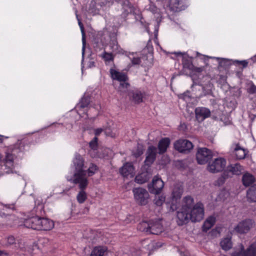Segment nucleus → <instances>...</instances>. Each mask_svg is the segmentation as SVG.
I'll return each mask as SVG.
<instances>
[{
    "label": "nucleus",
    "mask_w": 256,
    "mask_h": 256,
    "mask_svg": "<svg viewBox=\"0 0 256 256\" xmlns=\"http://www.w3.org/2000/svg\"><path fill=\"white\" fill-rule=\"evenodd\" d=\"M72 167L74 168L73 178L68 180H72L75 184L81 183L80 187L86 186L88 179L86 177V171L84 169V160L82 156L78 154L75 155L72 160Z\"/></svg>",
    "instance_id": "f257e3e1"
},
{
    "label": "nucleus",
    "mask_w": 256,
    "mask_h": 256,
    "mask_svg": "<svg viewBox=\"0 0 256 256\" xmlns=\"http://www.w3.org/2000/svg\"><path fill=\"white\" fill-rule=\"evenodd\" d=\"M194 200L190 196H186L184 198L182 208L177 212V218L178 219V224L179 225L184 224V222H186L188 220L186 214L190 212L194 206Z\"/></svg>",
    "instance_id": "f03ea898"
},
{
    "label": "nucleus",
    "mask_w": 256,
    "mask_h": 256,
    "mask_svg": "<svg viewBox=\"0 0 256 256\" xmlns=\"http://www.w3.org/2000/svg\"><path fill=\"white\" fill-rule=\"evenodd\" d=\"M138 228L149 234H158L164 230L160 222L158 220H150L143 222L138 226Z\"/></svg>",
    "instance_id": "7ed1b4c3"
},
{
    "label": "nucleus",
    "mask_w": 256,
    "mask_h": 256,
    "mask_svg": "<svg viewBox=\"0 0 256 256\" xmlns=\"http://www.w3.org/2000/svg\"><path fill=\"white\" fill-rule=\"evenodd\" d=\"M188 220L184 222V224L188 223L190 220L192 222H198L202 220L204 216V206L201 203H197L194 204L190 212L186 214Z\"/></svg>",
    "instance_id": "20e7f679"
},
{
    "label": "nucleus",
    "mask_w": 256,
    "mask_h": 256,
    "mask_svg": "<svg viewBox=\"0 0 256 256\" xmlns=\"http://www.w3.org/2000/svg\"><path fill=\"white\" fill-rule=\"evenodd\" d=\"M226 160L222 158H218L210 162L207 166V170L212 173L222 171L226 168Z\"/></svg>",
    "instance_id": "39448f33"
},
{
    "label": "nucleus",
    "mask_w": 256,
    "mask_h": 256,
    "mask_svg": "<svg viewBox=\"0 0 256 256\" xmlns=\"http://www.w3.org/2000/svg\"><path fill=\"white\" fill-rule=\"evenodd\" d=\"M136 202L140 205H146L149 199V194L146 190L142 188H135L132 190Z\"/></svg>",
    "instance_id": "423d86ee"
},
{
    "label": "nucleus",
    "mask_w": 256,
    "mask_h": 256,
    "mask_svg": "<svg viewBox=\"0 0 256 256\" xmlns=\"http://www.w3.org/2000/svg\"><path fill=\"white\" fill-rule=\"evenodd\" d=\"M212 157V151L206 148H198L196 154V158L198 164H206Z\"/></svg>",
    "instance_id": "0eeeda50"
},
{
    "label": "nucleus",
    "mask_w": 256,
    "mask_h": 256,
    "mask_svg": "<svg viewBox=\"0 0 256 256\" xmlns=\"http://www.w3.org/2000/svg\"><path fill=\"white\" fill-rule=\"evenodd\" d=\"M174 148L181 153H188L193 148L191 142L186 139H180L174 143Z\"/></svg>",
    "instance_id": "6e6552de"
},
{
    "label": "nucleus",
    "mask_w": 256,
    "mask_h": 256,
    "mask_svg": "<svg viewBox=\"0 0 256 256\" xmlns=\"http://www.w3.org/2000/svg\"><path fill=\"white\" fill-rule=\"evenodd\" d=\"M253 224L254 222L250 220L241 221L234 228L233 232L239 234H246L252 227Z\"/></svg>",
    "instance_id": "1a4fd4ad"
},
{
    "label": "nucleus",
    "mask_w": 256,
    "mask_h": 256,
    "mask_svg": "<svg viewBox=\"0 0 256 256\" xmlns=\"http://www.w3.org/2000/svg\"><path fill=\"white\" fill-rule=\"evenodd\" d=\"M164 186V182L160 178L154 176L152 182L148 185L149 192L155 194H158Z\"/></svg>",
    "instance_id": "9d476101"
},
{
    "label": "nucleus",
    "mask_w": 256,
    "mask_h": 256,
    "mask_svg": "<svg viewBox=\"0 0 256 256\" xmlns=\"http://www.w3.org/2000/svg\"><path fill=\"white\" fill-rule=\"evenodd\" d=\"M240 250L238 251H236L232 254V256H256V242L252 243L249 248L246 250V251L243 252L244 250V246L240 244Z\"/></svg>",
    "instance_id": "9b49d317"
},
{
    "label": "nucleus",
    "mask_w": 256,
    "mask_h": 256,
    "mask_svg": "<svg viewBox=\"0 0 256 256\" xmlns=\"http://www.w3.org/2000/svg\"><path fill=\"white\" fill-rule=\"evenodd\" d=\"M98 138L95 136L93 140L89 142V146L91 148L89 152L90 156L92 158L98 157L102 158L106 156L108 154L102 153V150H99L97 153L95 152L98 148Z\"/></svg>",
    "instance_id": "f8f14e48"
},
{
    "label": "nucleus",
    "mask_w": 256,
    "mask_h": 256,
    "mask_svg": "<svg viewBox=\"0 0 256 256\" xmlns=\"http://www.w3.org/2000/svg\"><path fill=\"white\" fill-rule=\"evenodd\" d=\"M157 154V148L156 147L150 146L148 147L146 152V158L144 162L146 165L150 166L156 160Z\"/></svg>",
    "instance_id": "ddd939ff"
},
{
    "label": "nucleus",
    "mask_w": 256,
    "mask_h": 256,
    "mask_svg": "<svg viewBox=\"0 0 256 256\" xmlns=\"http://www.w3.org/2000/svg\"><path fill=\"white\" fill-rule=\"evenodd\" d=\"M196 118L199 122H202L210 116L209 109L204 107H198L195 110Z\"/></svg>",
    "instance_id": "4468645a"
},
{
    "label": "nucleus",
    "mask_w": 256,
    "mask_h": 256,
    "mask_svg": "<svg viewBox=\"0 0 256 256\" xmlns=\"http://www.w3.org/2000/svg\"><path fill=\"white\" fill-rule=\"evenodd\" d=\"M120 172L124 177L132 178L134 174V166L130 162H126L120 169Z\"/></svg>",
    "instance_id": "2eb2a0df"
},
{
    "label": "nucleus",
    "mask_w": 256,
    "mask_h": 256,
    "mask_svg": "<svg viewBox=\"0 0 256 256\" xmlns=\"http://www.w3.org/2000/svg\"><path fill=\"white\" fill-rule=\"evenodd\" d=\"M40 218L35 216L26 220L24 222V225L28 228L34 230H39Z\"/></svg>",
    "instance_id": "dca6fc26"
},
{
    "label": "nucleus",
    "mask_w": 256,
    "mask_h": 256,
    "mask_svg": "<svg viewBox=\"0 0 256 256\" xmlns=\"http://www.w3.org/2000/svg\"><path fill=\"white\" fill-rule=\"evenodd\" d=\"M39 230H49L54 226V222L46 218H40Z\"/></svg>",
    "instance_id": "f3484780"
},
{
    "label": "nucleus",
    "mask_w": 256,
    "mask_h": 256,
    "mask_svg": "<svg viewBox=\"0 0 256 256\" xmlns=\"http://www.w3.org/2000/svg\"><path fill=\"white\" fill-rule=\"evenodd\" d=\"M183 186L182 184L178 183L174 185L172 188V195L173 199H180L183 193Z\"/></svg>",
    "instance_id": "a211bd4d"
},
{
    "label": "nucleus",
    "mask_w": 256,
    "mask_h": 256,
    "mask_svg": "<svg viewBox=\"0 0 256 256\" xmlns=\"http://www.w3.org/2000/svg\"><path fill=\"white\" fill-rule=\"evenodd\" d=\"M152 174L150 170L142 172L135 178V181L138 184H143L148 180L152 176Z\"/></svg>",
    "instance_id": "6ab92c4d"
},
{
    "label": "nucleus",
    "mask_w": 256,
    "mask_h": 256,
    "mask_svg": "<svg viewBox=\"0 0 256 256\" xmlns=\"http://www.w3.org/2000/svg\"><path fill=\"white\" fill-rule=\"evenodd\" d=\"M128 96L130 100L134 103L138 104L142 101V94L138 90L129 92Z\"/></svg>",
    "instance_id": "aec40b11"
},
{
    "label": "nucleus",
    "mask_w": 256,
    "mask_h": 256,
    "mask_svg": "<svg viewBox=\"0 0 256 256\" xmlns=\"http://www.w3.org/2000/svg\"><path fill=\"white\" fill-rule=\"evenodd\" d=\"M110 72L112 78L114 80H116L119 81L120 83L124 81H127L128 80L127 76L124 73L117 72L112 69L110 70Z\"/></svg>",
    "instance_id": "412c9836"
},
{
    "label": "nucleus",
    "mask_w": 256,
    "mask_h": 256,
    "mask_svg": "<svg viewBox=\"0 0 256 256\" xmlns=\"http://www.w3.org/2000/svg\"><path fill=\"white\" fill-rule=\"evenodd\" d=\"M170 144V140L168 138H166L162 139L158 144V153L160 154L164 153L166 151Z\"/></svg>",
    "instance_id": "4be33fe9"
},
{
    "label": "nucleus",
    "mask_w": 256,
    "mask_h": 256,
    "mask_svg": "<svg viewBox=\"0 0 256 256\" xmlns=\"http://www.w3.org/2000/svg\"><path fill=\"white\" fill-rule=\"evenodd\" d=\"M81 183L77 182L76 184H78V187L80 189V190L77 195L76 198L78 202L80 204L83 203L86 199V194L84 191V190L86 188L88 184V180H86V186L84 187H80V184Z\"/></svg>",
    "instance_id": "5701e85b"
},
{
    "label": "nucleus",
    "mask_w": 256,
    "mask_h": 256,
    "mask_svg": "<svg viewBox=\"0 0 256 256\" xmlns=\"http://www.w3.org/2000/svg\"><path fill=\"white\" fill-rule=\"evenodd\" d=\"M5 166L8 167V170L6 172H10L13 168L14 156L10 153H6L5 158L3 160Z\"/></svg>",
    "instance_id": "b1692460"
},
{
    "label": "nucleus",
    "mask_w": 256,
    "mask_h": 256,
    "mask_svg": "<svg viewBox=\"0 0 256 256\" xmlns=\"http://www.w3.org/2000/svg\"><path fill=\"white\" fill-rule=\"evenodd\" d=\"M247 198L250 202H256V184L248 189L247 192Z\"/></svg>",
    "instance_id": "393cba45"
},
{
    "label": "nucleus",
    "mask_w": 256,
    "mask_h": 256,
    "mask_svg": "<svg viewBox=\"0 0 256 256\" xmlns=\"http://www.w3.org/2000/svg\"><path fill=\"white\" fill-rule=\"evenodd\" d=\"M106 250V246H96L92 250L90 256H104Z\"/></svg>",
    "instance_id": "a878e982"
},
{
    "label": "nucleus",
    "mask_w": 256,
    "mask_h": 256,
    "mask_svg": "<svg viewBox=\"0 0 256 256\" xmlns=\"http://www.w3.org/2000/svg\"><path fill=\"white\" fill-rule=\"evenodd\" d=\"M242 170V166L238 164H230L228 167V170L234 174H240Z\"/></svg>",
    "instance_id": "bb28decb"
},
{
    "label": "nucleus",
    "mask_w": 256,
    "mask_h": 256,
    "mask_svg": "<svg viewBox=\"0 0 256 256\" xmlns=\"http://www.w3.org/2000/svg\"><path fill=\"white\" fill-rule=\"evenodd\" d=\"M234 154L237 159L241 160L245 158L246 153L245 150L240 148L238 144H236L234 149Z\"/></svg>",
    "instance_id": "cd10ccee"
},
{
    "label": "nucleus",
    "mask_w": 256,
    "mask_h": 256,
    "mask_svg": "<svg viewBox=\"0 0 256 256\" xmlns=\"http://www.w3.org/2000/svg\"><path fill=\"white\" fill-rule=\"evenodd\" d=\"M76 18H78V25L80 26V30L82 34V55L84 57V51L86 48V34L84 32V28L82 24L80 21V20L78 18V16L77 14Z\"/></svg>",
    "instance_id": "c85d7f7f"
},
{
    "label": "nucleus",
    "mask_w": 256,
    "mask_h": 256,
    "mask_svg": "<svg viewBox=\"0 0 256 256\" xmlns=\"http://www.w3.org/2000/svg\"><path fill=\"white\" fill-rule=\"evenodd\" d=\"M242 182L245 186H249L254 182V178L252 174L246 173L242 176Z\"/></svg>",
    "instance_id": "c756f323"
},
{
    "label": "nucleus",
    "mask_w": 256,
    "mask_h": 256,
    "mask_svg": "<svg viewBox=\"0 0 256 256\" xmlns=\"http://www.w3.org/2000/svg\"><path fill=\"white\" fill-rule=\"evenodd\" d=\"M220 246L225 250H228L232 247L231 240L229 238H224L220 242Z\"/></svg>",
    "instance_id": "7c9ffc66"
},
{
    "label": "nucleus",
    "mask_w": 256,
    "mask_h": 256,
    "mask_svg": "<svg viewBox=\"0 0 256 256\" xmlns=\"http://www.w3.org/2000/svg\"><path fill=\"white\" fill-rule=\"evenodd\" d=\"M122 9L124 10V16H126L128 14L131 13L134 11V8L131 6L130 4L128 1H126L124 2Z\"/></svg>",
    "instance_id": "2f4dec72"
},
{
    "label": "nucleus",
    "mask_w": 256,
    "mask_h": 256,
    "mask_svg": "<svg viewBox=\"0 0 256 256\" xmlns=\"http://www.w3.org/2000/svg\"><path fill=\"white\" fill-rule=\"evenodd\" d=\"M130 86V84L126 81L121 82L118 88V90L120 94L126 93L128 92Z\"/></svg>",
    "instance_id": "473e14b6"
},
{
    "label": "nucleus",
    "mask_w": 256,
    "mask_h": 256,
    "mask_svg": "<svg viewBox=\"0 0 256 256\" xmlns=\"http://www.w3.org/2000/svg\"><path fill=\"white\" fill-rule=\"evenodd\" d=\"M166 196L164 194H156L154 200V204L158 206H161L165 202Z\"/></svg>",
    "instance_id": "72a5a7b5"
},
{
    "label": "nucleus",
    "mask_w": 256,
    "mask_h": 256,
    "mask_svg": "<svg viewBox=\"0 0 256 256\" xmlns=\"http://www.w3.org/2000/svg\"><path fill=\"white\" fill-rule=\"evenodd\" d=\"M98 170V168L97 166L93 163H90V166L87 170L88 176H91L94 175Z\"/></svg>",
    "instance_id": "f704fd0d"
},
{
    "label": "nucleus",
    "mask_w": 256,
    "mask_h": 256,
    "mask_svg": "<svg viewBox=\"0 0 256 256\" xmlns=\"http://www.w3.org/2000/svg\"><path fill=\"white\" fill-rule=\"evenodd\" d=\"M183 66L185 68H187L190 70H193L194 66H193L191 61L188 59L184 58L182 61Z\"/></svg>",
    "instance_id": "c9c22d12"
},
{
    "label": "nucleus",
    "mask_w": 256,
    "mask_h": 256,
    "mask_svg": "<svg viewBox=\"0 0 256 256\" xmlns=\"http://www.w3.org/2000/svg\"><path fill=\"white\" fill-rule=\"evenodd\" d=\"M144 152L143 146L141 144H138L137 146V149L136 152H134L133 155L136 158H138L141 156Z\"/></svg>",
    "instance_id": "e433bc0d"
},
{
    "label": "nucleus",
    "mask_w": 256,
    "mask_h": 256,
    "mask_svg": "<svg viewBox=\"0 0 256 256\" xmlns=\"http://www.w3.org/2000/svg\"><path fill=\"white\" fill-rule=\"evenodd\" d=\"M104 58L106 61L112 60L114 58V56L111 53L104 52L103 54Z\"/></svg>",
    "instance_id": "4c0bfd02"
},
{
    "label": "nucleus",
    "mask_w": 256,
    "mask_h": 256,
    "mask_svg": "<svg viewBox=\"0 0 256 256\" xmlns=\"http://www.w3.org/2000/svg\"><path fill=\"white\" fill-rule=\"evenodd\" d=\"M89 102L88 98H82L80 104V106L82 108L87 106L89 104Z\"/></svg>",
    "instance_id": "58836bf2"
},
{
    "label": "nucleus",
    "mask_w": 256,
    "mask_h": 256,
    "mask_svg": "<svg viewBox=\"0 0 256 256\" xmlns=\"http://www.w3.org/2000/svg\"><path fill=\"white\" fill-rule=\"evenodd\" d=\"M247 91L249 94H253L256 92V86L252 83L250 84V86L247 89Z\"/></svg>",
    "instance_id": "ea45409f"
},
{
    "label": "nucleus",
    "mask_w": 256,
    "mask_h": 256,
    "mask_svg": "<svg viewBox=\"0 0 256 256\" xmlns=\"http://www.w3.org/2000/svg\"><path fill=\"white\" fill-rule=\"evenodd\" d=\"M7 242L9 245H12L16 242V240L13 236H9L7 238Z\"/></svg>",
    "instance_id": "a19ab883"
},
{
    "label": "nucleus",
    "mask_w": 256,
    "mask_h": 256,
    "mask_svg": "<svg viewBox=\"0 0 256 256\" xmlns=\"http://www.w3.org/2000/svg\"><path fill=\"white\" fill-rule=\"evenodd\" d=\"M212 227L211 224H209V223L208 222L205 221L204 224H203V230L205 232H206L210 228Z\"/></svg>",
    "instance_id": "79ce46f5"
},
{
    "label": "nucleus",
    "mask_w": 256,
    "mask_h": 256,
    "mask_svg": "<svg viewBox=\"0 0 256 256\" xmlns=\"http://www.w3.org/2000/svg\"><path fill=\"white\" fill-rule=\"evenodd\" d=\"M105 134L106 136H110L112 138L115 137L116 136V134L113 133L112 132L110 131V130L109 128L106 130Z\"/></svg>",
    "instance_id": "37998d69"
},
{
    "label": "nucleus",
    "mask_w": 256,
    "mask_h": 256,
    "mask_svg": "<svg viewBox=\"0 0 256 256\" xmlns=\"http://www.w3.org/2000/svg\"><path fill=\"white\" fill-rule=\"evenodd\" d=\"M140 58L138 57L133 58L132 60V62L133 64H139L140 63Z\"/></svg>",
    "instance_id": "c03bdc74"
},
{
    "label": "nucleus",
    "mask_w": 256,
    "mask_h": 256,
    "mask_svg": "<svg viewBox=\"0 0 256 256\" xmlns=\"http://www.w3.org/2000/svg\"><path fill=\"white\" fill-rule=\"evenodd\" d=\"M206 221L208 222L212 226L215 222V218L213 216H210Z\"/></svg>",
    "instance_id": "a18cd8bd"
},
{
    "label": "nucleus",
    "mask_w": 256,
    "mask_h": 256,
    "mask_svg": "<svg viewBox=\"0 0 256 256\" xmlns=\"http://www.w3.org/2000/svg\"><path fill=\"white\" fill-rule=\"evenodd\" d=\"M0 216L2 218H8V220H13L14 218V216L11 215H6L4 212L0 213Z\"/></svg>",
    "instance_id": "49530a36"
},
{
    "label": "nucleus",
    "mask_w": 256,
    "mask_h": 256,
    "mask_svg": "<svg viewBox=\"0 0 256 256\" xmlns=\"http://www.w3.org/2000/svg\"><path fill=\"white\" fill-rule=\"evenodd\" d=\"M224 180H225V178L224 176H222L218 178V180L217 182H216L218 186H220L224 183Z\"/></svg>",
    "instance_id": "de8ad7c7"
},
{
    "label": "nucleus",
    "mask_w": 256,
    "mask_h": 256,
    "mask_svg": "<svg viewBox=\"0 0 256 256\" xmlns=\"http://www.w3.org/2000/svg\"><path fill=\"white\" fill-rule=\"evenodd\" d=\"M102 131H103V129H102V128H98L94 130V134L96 135V136L97 137V136L100 135V134H101Z\"/></svg>",
    "instance_id": "09e8293b"
},
{
    "label": "nucleus",
    "mask_w": 256,
    "mask_h": 256,
    "mask_svg": "<svg viewBox=\"0 0 256 256\" xmlns=\"http://www.w3.org/2000/svg\"><path fill=\"white\" fill-rule=\"evenodd\" d=\"M8 254L4 250H0V256H8Z\"/></svg>",
    "instance_id": "8fccbe9b"
},
{
    "label": "nucleus",
    "mask_w": 256,
    "mask_h": 256,
    "mask_svg": "<svg viewBox=\"0 0 256 256\" xmlns=\"http://www.w3.org/2000/svg\"><path fill=\"white\" fill-rule=\"evenodd\" d=\"M193 70H195V71H196V72H202V68H194Z\"/></svg>",
    "instance_id": "3c124183"
},
{
    "label": "nucleus",
    "mask_w": 256,
    "mask_h": 256,
    "mask_svg": "<svg viewBox=\"0 0 256 256\" xmlns=\"http://www.w3.org/2000/svg\"><path fill=\"white\" fill-rule=\"evenodd\" d=\"M241 62L242 64L244 66H246L248 64V62H246V61H242Z\"/></svg>",
    "instance_id": "603ef678"
},
{
    "label": "nucleus",
    "mask_w": 256,
    "mask_h": 256,
    "mask_svg": "<svg viewBox=\"0 0 256 256\" xmlns=\"http://www.w3.org/2000/svg\"><path fill=\"white\" fill-rule=\"evenodd\" d=\"M176 55H182L183 54L180 52H175Z\"/></svg>",
    "instance_id": "864d4df0"
},
{
    "label": "nucleus",
    "mask_w": 256,
    "mask_h": 256,
    "mask_svg": "<svg viewBox=\"0 0 256 256\" xmlns=\"http://www.w3.org/2000/svg\"><path fill=\"white\" fill-rule=\"evenodd\" d=\"M2 142V138H1V136H0V143Z\"/></svg>",
    "instance_id": "5fc2aeb1"
},
{
    "label": "nucleus",
    "mask_w": 256,
    "mask_h": 256,
    "mask_svg": "<svg viewBox=\"0 0 256 256\" xmlns=\"http://www.w3.org/2000/svg\"><path fill=\"white\" fill-rule=\"evenodd\" d=\"M108 150L107 149H104V150L106 152Z\"/></svg>",
    "instance_id": "6e6d98bb"
},
{
    "label": "nucleus",
    "mask_w": 256,
    "mask_h": 256,
    "mask_svg": "<svg viewBox=\"0 0 256 256\" xmlns=\"http://www.w3.org/2000/svg\"><path fill=\"white\" fill-rule=\"evenodd\" d=\"M1 158H2V156H1V154H0V160H1Z\"/></svg>",
    "instance_id": "4d7b16f0"
}]
</instances>
